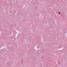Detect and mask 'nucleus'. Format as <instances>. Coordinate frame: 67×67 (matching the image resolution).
I'll return each mask as SVG.
<instances>
[{"instance_id": "f257e3e1", "label": "nucleus", "mask_w": 67, "mask_h": 67, "mask_svg": "<svg viewBox=\"0 0 67 67\" xmlns=\"http://www.w3.org/2000/svg\"><path fill=\"white\" fill-rule=\"evenodd\" d=\"M59 14H60V13L59 12Z\"/></svg>"}]
</instances>
